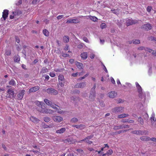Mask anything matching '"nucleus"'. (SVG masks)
<instances>
[{"label": "nucleus", "mask_w": 156, "mask_h": 156, "mask_svg": "<svg viewBox=\"0 0 156 156\" xmlns=\"http://www.w3.org/2000/svg\"><path fill=\"white\" fill-rule=\"evenodd\" d=\"M152 9V8L151 6H148L147 7V10L148 12H150L151 11Z\"/></svg>", "instance_id": "obj_47"}, {"label": "nucleus", "mask_w": 156, "mask_h": 156, "mask_svg": "<svg viewBox=\"0 0 156 156\" xmlns=\"http://www.w3.org/2000/svg\"><path fill=\"white\" fill-rule=\"evenodd\" d=\"M9 95L8 97L9 98H12L14 97V91L11 88L9 89L7 92Z\"/></svg>", "instance_id": "obj_12"}, {"label": "nucleus", "mask_w": 156, "mask_h": 156, "mask_svg": "<svg viewBox=\"0 0 156 156\" xmlns=\"http://www.w3.org/2000/svg\"><path fill=\"white\" fill-rule=\"evenodd\" d=\"M146 48H145L144 47L141 46V47H139L138 48V49L139 50H144L145 51H146L147 50L146 49Z\"/></svg>", "instance_id": "obj_45"}, {"label": "nucleus", "mask_w": 156, "mask_h": 156, "mask_svg": "<svg viewBox=\"0 0 156 156\" xmlns=\"http://www.w3.org/2000/svg\"><path fill=\"white\" fill-rule=\"evenodd\" d=\"M78 75V73H76L72 74V76L73 77H76Z\"/></svg>", "instance_id": "obj_53"}, {"label": "nucleus", "mask_w": 156, "mask_h": 156, "mask_svg": "<svg viewBox=\"0 0 156 156\" xmlns=\"http://www.w3.org/2000/svg\"><path fill=\"white\" fill-rule=\"evenodd\" d=\"M78 119L76 118H73L71 119V122L73 123H75L78 122Z\"/></svg>", "instance_id": "obj_38"}, {"label": "nucleus", "mask_w": 156, "mask_h": 156, "mask_svg": "<svg viewBox=\"0 0 156 156\" xmlns=\"http://www.w3.org/2000/svg\"><path fill=\"white\" fill-rule=\"evenodd\" d=\"M18 13V12L17 11L12 12V15L10 16V18L11 19H12L14 18V16L16 15H17Z\"/></svg>", "instance_id": "obj_26"}, {"label": "nucleus", "mask_w": 156, "mask_h": 156, "mask_svg": "<svg viewBox=\"0 0 156 156\" xmlns=\"http://www.w3.org/2000/svg\"><path fill=\"white\" fill-rule=\"evenodd\" d=\"M35 103L38 106L42 107H44V105H45L44 102L42 101H35Z\"/></svg>", "instance_id": "obj_16"}, {"label": "nucleus", "mask_w": 156, "mask_h": 156, "mask_svg": "<svg viewBox=\"0 0 156 156\" xmlns=\"http://www.w3.org/2000/svg\"><path fill=\"white\" fill-rule=\"evenodd\" d=\"M16 41L18 43H19L20 42V40L19 38L17 37H16Z\"/></svg>", "instance_id": "obj_61"}, {"label": "nucleus", "mask_w": 156, "mask_h": 156, "mask_svg": "<svg viewBox=\"0 0 156 156\" xmlns=\"http://www.w3.org/2000/svg\"><path fill=\"white\" fill-rule=\"evenodd\" d=\"M25 92V91L24 90H22L20 92L18 95V97L19 99L21 100L23 98L24 94Z\"/></svg>", "instance_id": "obj_14"}, {"label": "nucleus", "mask_w": 156, "mask_h": 156, "mask_svg": "<svg viewBox=\"0 0 156 156\" xmlns=\"http://www.w3.org/2000/svg\"><path fill=\"white\" fill-rule=\"evenodd\" d=\"M122 129V126H115L114 127L113 129L115 130Z\"/></svg>", "instance_id": "obj_36"}, {"label": "nucleus", "mask_w": 156, "mask_h": 156, "mask_svg": "<svg viewBox=\"0 0 156 156\" xmlns=\"http://www.w3.org/2000/svg\"><path fill=\"white\" fill-rule=\"evenodd\" d=\"M63 41L65 43H67L69 41V38L67 36H65L63 38Z\"/></svg>", "instance_id": "obj_28"}, {"label": "nucleus", "mask_w": 156, "mask_h": 156, "mask_svg": "<svg viewBox=\"0 0 156 156\" xmlns=\"http://www.w3.org/2000/svg\"><path fill=\"white\" fill-rule=\"evenodd\" d=\"M86 85V83L85 82L77 83L75 85V87L76 88H83Z\"/></svg>", "instance_id": "obj_8"}, {"label": "nucleus", "mask_w": 156, "mask_h": 156, "mask_svg": "<svg viewBox=\"0 0 156 156\" xmlns=\"http://www.w3.org/2000/svg\"><path fill=\"white\" fill-rule=\"evenodd\" d=\"M9 10L7 9L4 10L2 13V18L4 20H5L8 15Z\"/></svg>", "instance_id": "obj_10"}, {"label": "nucleus", "mask_w": 156, "mask_h": 156, "mask_svg": "<svg viewBox=\"0 0 156 156\" xmlns=\"http://www.w3.org/2000/svg\"><path fill=\"white\" fill-rule=\"evenodd\" d=\"M39 89V87L38 86H35L30 88L29 90V92H35Z\"/></svg>", "instance_id": "obj_17"}, {"label": "nucleus", "mask_w": 156, "mask_h": 156, "mask_svg": "<svg viewBox=\"0 0 156 156\" xmlns=\"http://www.w3.org/2000/svg\"><path fill=\"white\" fill-rule=\"evenodd\" d=\"M121 126H122V129L123 128H129V126L128 125H121Z\"/></svg>", "instance_id": "obj_51"}, {"label": "nucleus", "mask_w": 156, "mask_h": 156, "mask_svg": "<svg viewBox=\"0 0 156 156\" xmlns=\"http://www.w3.org/2000/svg\"><path fill=\"white\" fill-rule=\"evenodd\" d=\"M52 118L54 122L57 123L60 122L63 120L62 117L59 116H52Z\"/></svg>", "instance_id": "obj_2"}, {"label": "nucleus", "mask_w": 156, "mask_h": 156, "mask_svg": "<svg viewBox=\"0 0 156 156\" xmlns=\"http://www.w3.org/2000/svg\"><path fill=\"white\" fill-rule=\"evenodd\" d=\"M62 56L65 57H70V56H69V55L67 54H65L64 53H62Z\"/></svg>", "instance_id": "obj_44"}, {"label": "nucleus", "mask_w": 156, "mask_h": 156, "mask_svg": "<svg viewBox=\"0 0 156 156\" xmlns=\"http://www.w3.org/2000/svg\"><path fill=\"white\" fill-rule=\"evenodd\" d=\"M138 91L139 93V96L141 98H142L143 96H144V94H143L141 89V87H139V88H137Z\"/></svg>", "instance_id": "obj_13"}, {"label": "nucleus", "mask_w": 156, "mask_h": 156, "mask_svg": "<svg viewBox=\"0 0 156 156\" xmlns=\"http://www.w3.org/2000/svg\"><path fill=\"white\" fill-rule=\"evenodd\" d=\"M132 133L133 134L138 135H143L144 133V132L141 130L133 131H132Z\"/></svg>", "instance_id": "obj_15"}, {"label": "nucleus", "mask_w": 156, "mask_h": 156, "mask_svg": "<svg viewBox=\"0 0 156 156\" xmlns=\"http://www.w3.org/2000/svg\"><path fill=\"white\" fill-rule=\"evenodd\" d=\"M140 139L143 141H149L150 140V138L147 136H142L140 138Z\"/></svg>", "instance_id": "obj_23"}, {"label": "nucleus", "mask_w": 156, "mask_h": 156, "mask_svg": "<svg viewBox=\"0 0 156 156\" xmlns=\"http://www.w3.org/2000/svg\"><path fill=\"white\" fill-rule=\"evenodd\" d=\"M150 140H151L153 142L156 143V138L155 137L150 138Z\"/></svg>", "instance_id": "obj_49"}, {"label": "nucleus", "mask_w": 156, "mask_h": 156, "mask_svg": "<svg viewBox=\"0 0 156 156\" xmlns=\"http://www.w3.org/2000/svg\"><path fill=\"white\" fill-rule=\"evenodd\" d=\"M47 92L49 94H53L54 95H56L57 94L58 91L52 88H48L47 89Z\"/></svg>", "instance_id": "obj_5"}, {"label": "nucleus", "mask_w": 156, "mask_h": 156, "mask_svg": "<svg viewBox=\"0 0 156 156\" xmlns=\"http://www.w3.org/2000/svg\"><path fill=\"white\" fill-rule=\"evenodd\" d=\"M95 94V92H92L90 93L89 96V99L90 100H93L94 99Z\"/></svg>", "instance_id": "obj_18"}, {"label": "nucleus", "mask_w": 156, "mask_h": 156, "mask_svg": "<svg viewBox=\"0 0 156 156\" xmlns=\"http://www.w3.org/2000/svg\"><path fill=\"white\" fill-rule=\"evenodd\" d=\"M129 116L128 114H122L118 116V118H123L125 117H126Z\"/></svg>", "instance_id": "obj_27"}, {"label": "nucleus", "mask_w": 156, "mask_h": 156, "mask_svg": "<svg viewBox=\"0 0 156 156\" xmlns=\"http://www.w3.org/2000/svg\"><path fill=\"white\" fill-rule=\"evenodd\" d=\"M123 122H129V120L128 119H123L122 121Z\"/></svg>", "instance_id": "obj_62"}, {"label": "nucleus", "mask_w": 156, "mask_h": 156, "mask_svg": "<svg viewBox=\"0 0 156 156\" xmlns=\"http://www.w3.org/2000/svg\"><path fill=\"white\" fill-rule=\"evenodd\" d=\"M75 64L79 69H83V65L82 63L76 62H75Z\"/></svg>", "instance_id": "obj_19"}, {"label": "nucleus", "mask_w": 156, "mask_h": 156, "mask_svg": "<svg viewBox=\"0 0 156 156\" xmlns=\"http://www.w3.org/2000/svg\"><path fill=\"white\" fill-rule=\"evenodd\" d=\"M142 28L145 30H148L151 29L152 27L150 24L148 23L143 25Z\"/></svg>", "instance_id": "obj_11"}, {"label": "nucleus", "mask_w": 156, "mask_h": 156, "mask_svg": "<svg viewBox=\"0 0 156 156\" xmlns=\"http://www.w3.org/2000/svg\"><path fill=\"white\" fill-rule=\"evenodd\" d=\"M72 126L80 130L84 129L85 127V126L82 124L73 125Z\"/></svg>", "instance_id": "obj_9"}, {"label": "nucleus", "mask_w": 156, "mask_h": 156, "mask_svg": "<svg viewBox=\"0 0 156 156\" xmlns=\"http://www.w3.org/2000/svg\"><path fill=\"white\" fill-rule=\"evenodd\" d=\"M108 95L110 98H114L117 95V93L115 91H112L108 93Z\"/></svg>", "instance_id": "obj_6"}, {"label": "nucleus", "mask_w": 156, "mask_h": 156, "mask_svg": "<svg viewBox=\"0 0 156 156\" xmlns=\"http://www.w3.org/2000/svg\"><path fill=\"white\" fill-rule=\"evenodd\" d=\"M58 113L62 114H65L66 113V112L65 111H63L62 110L60 111H58Z\"/></svg>", "instance_id": "obj_50"}, {"label": "nucleus", "mask_w": 156, "mask_h": 156, "mask_svg": "<svg viewBox=\"0 0 156 156\" xmlns=\"http://www.w3.org/2000/svg\"><path fill=\"white\" fill-rule=\"evenodd\" d=\"M58 81H64V77L62 75H60L58 76Z\"/></svg>", "instance_id": "obj_30"}, {"label": "nucleus", "mask_w": 156, "mask_h": 156, "mask_svg": "<svg viewBox=\"0 0 156 156\" xmlns=\"http://www.w3.org/2000/svg\"><path fill=\"white\" fill-rule=\"evenodd\" d=\"M90 57L91 59L94 58V55L93 53L91 54L90 55Z\"/></svg>", "instance_id": "obj_55"}, {"label": "nucleus", "mask_w": 156, "mask_h": 156, "mask_svg": "<svg viewBox=\"0 0 156 156\" xmlns=\"http://www.w3.org/2000/svg\"><path fill=\"white\" fill-rule=\"evenodd\" d=\"M30 119L32 122L35 123H38L39 122V120L38 119L33 116L30 117Z\"/></svg>", "instance_id": "obj_20"}, {"label": "nucleus", "mask_w": 156, "mask_h": 156, "mask_svg": "<svg viewBox=\"0 0 156 156\" xmlns=\"http://www.w3.org/2000/svg\"><path fill=\"white\" fill-rule=\"evenodd\" d=\"M64 142L65 143H73V141L72 138H68L64 140Z\"/></svg>", "instance_id": "obj_25"}, {"label": "nucleus", "mask_w": 156, "mask_h": 156, "mask_svg": "<svg viewBox=\"0 0 156 156\" xmlns=\"http://www.w3.org/2000/svg\"><path fill=\"white\" fill-rule=\"evenodd\" d=\"M152 54L153 55L156 56V51H153L152 52Z\"/></svg>", "instance_id": "obj_64"}, {"label": "nucleus", "mask_w": 156, "mask_h": 156, "mask_svg": "<svg viewBox=\"0 0 156 156\" xmlns=\"http://www.w3.org/2000/svg\"><path fill=\"white\" fill-rule=\"evenodd\" d=\"M9 83L10 85L12 86H15L16 84V83L15 80L13 79H11L9 82Z\"/></svg>", "instance_id": "obj_31"}, {"label": "nucleus", "mask_w": 156, "mask_h": 156, "mask_svg": "<svg viewBox=\"0 0 156 156\" xmlns=\"http://www.w3.org/2000/svg\"><path fill=\"white\" fill-rule=\"evenodd\" d=\"M49 75H50V76L51 77H54V76H55V73H50Z\"/></svg>", "instance_id": "obj_52"}, {"label": "nucleus", "mask_w": 156, "mask_h": 156, "mask_svg": "<svg viewBox=\"0 0 156 156\" xmlns=\"http://www.w3.org/2000/svg\"><path fill=\"white\" fill-rule=\"evenodd\" d=\"M66 130V129L65 128H62L59 129L57 130L56 133H57L61 134L64 133Z\"/></svg>", "instance_id": "obj_22"}, {"label": "nucleus", "mask_w": 156, "mask_h": 156, "mask_svg": "<svg viewBox=\"0 0 156 156\" xmlns=\"http://www.w3.org/2000/svg\"><path fill=\"white\" fill-rule=\"evenodd\" d=\"M90 18L91 20L94 22L97 21L98 20V18L94 16H90Z\"/></svg>", "instance_id": "obj_32"}, {"label": "nucleus", "mask_w": 156, "mask_h": 156, "mask_svg": "<svg viewBox=\"0 0 156 156\" xmlns=\"http://www.w3.org/2000/svg\"><path fill=\"white\" fill-rule=\"evenodd\" d=\"M100 27L102 29L105 28L106 27V24L105 23H102Z\"/></svg>", "instance_id": "obj_46"}, {"label": "nucleus", "mask_w": 156, "mask_h": 156, "mask_svg": "<svg viewBox=\"0 0 156 156\" xmlns=\"http://www.w3.org/2000/svg\"><path fill=\"white\" fill-rule=\"evenodd\" d=\"M111 80L112 82V83H113V84L115 83V81L114 80V79L112 77L111 78Z\"/></svg>", "instance_id": "obj_58"}, {"label": "nucleus", "mask_w": 156, "mask_h": 156, "mask_svg": "<svg viewBox=\"0 0 156 156\" xmlns=\"http://www.w3.org/2000/svg\"><path fill=\"white\" fill-rule=\"evenodd\" d=\"M146 49L147 50L146 51H147L149 52H151L152 51V49H151L150 48H146Z\"/></svg>", "instance_id": "obj_57"}, {"label": "nucleus", "mask_w": 156, "mask_h": 156, "mask_svg": "<svg viewBox=\"0 0 156 156\" xmlns=\"http://www.w3.org/2000/svg\"><path fill=\"white\" fill-rule=\"evenodd\" d=\"M63 17V15H59L57 17V19L58 20L61 19Z\"/></svg>", "instance_id": "obj_54"}, {"label": "nucleus", "mask_w": 156, "mask_h": 156, "mask_svg": "<svg viewBox=\"0 0 156 156\" xmlns=\"http://www.w3.org/2000/svg\"><path fill=\"white\" fill-rule=\"evenodd\" d=\"M123 110V108L121 107H116L112 109V112L116 113L118 112H122Z\"/></svg>", "instance_id": "obj_3"}, {"label": "nucleus", "mask_w": 156, "mask_h": 156, "mask_svg": "<svg viewBox=\"0 0 156 156\" xmlns=\"http://www.w3.org/2000/svg\"><path fill=\"white\" fill-rule=\"evenodd\" d=\"M79 22V20L77 18H75L74 19H69L66 22V23H76Z\"/></svg>", "instance_id": "obj_4"}, {"label": "nucleus", "mask_w": 156, "mask_h": 156, "mask_svg": "<svg viewBox=\"0 0 156 156\" xmlns=\"http://www.w3.org/2000/svg\"><path fill=\"white\" fill-rule=\"evenodd\" d=\"M50 120V118L48 117H46L44 118V120L46 122H48Z\"/></svg>", "instance_id": "obj_37"}, {"label": "nucleus", "mask_w": 156, "mask_h": 156, "mask_svg": "<svg viewBox=\"0 0 156 156\" xmlns=\"http://www.w3.org/2000/svg\"><path fill=\"white\" fill-rule=\"evenodd\" d=\"M43 33L44 34L46 37H48L49 35V32L46 29L44 30Z\"/></svg>", "instance_id": "obj_29"}, {"label": "nucleus", "mask_w": 156, "mask_h": 156, "mask_svg": "<svg viewBox=\"0 0 156 156\" xmlns=\"http://www.w3.org/2000/svg\"><path fill=\"white\" fill-rule=\"evenodd\" d=\"M47 113H49V114H52L54 112V111L49 109H47Z\"/></svg>", "instance_id": "obj_42"}, {"label": "nucleus", "mask_w": 156, "mask_h": 156, "mask_svg": "<svg viewBox=\"0 0 156 156\" xmlns=\"http://www.w3.org/2000/svg\"><path fill=\"white\" fill-rule=\"evenodd\" d=\"M111 11L112 12L116 14H119V11L118 9H112Z\"/></svg>", "instance_id": "obj_34"}, {"label": "nucleus", "mask_w": 156, "mask_h": 156, "mask_svg": "<svg viewBox=\"0 0 156 156\" xmlns=\"http://www.w3.org/2000/svg\"><path fill=\"white\" fill-rule=\"evenodd\" d=\"M77 151L78 152H79L80 153H81V154L83 152V151L81 149H77Z\"/></svg>", "instance_id": "obj_60"}, {"label": "nucleus", "mask_w": 156, "mask_h": 156, "mask_svg": "<svg viewBox=\"0 0 156 156\" xmlns=\"http://www.w3.org/2000/svg\"><path fill=\"white\" fill-rule=\"evenodd\" d=\"M83 39L84 41L86 42L89 43V40L87 37H84L83 38Z\"/></svg>", "instance_id": "obj_48"}, {"label": "nucleus", "mask_w": 156, "mask_h": 156, "mask_svg": "<svg viewBox=\"0 0 156 156\" xmlns=\"http://www.w3.org/2000/svg\"><path fill=\"white\" fill-rule=\"evenodd\" d=\"M41 108L39 110V111L41 112H42L43 113H47V108H44V107H41Z\"/></svg>", "instance_id": "obj_24"}, {"label": "nucleus", "mask_w": 156, "mask_h": 156, "mask_svg": "<svg viewBox=\"0 0 156 156\" xmlns=\"http://www.w3.org/2000/svg\"><path fill=\"white\" fill-rule=\"evenodd\" d=\"M59 84L62 87H63L64 85L65 82L64 81H58Z\"/></svg>", "instance_id": "obj_43"}, {"label": "nucleus", "mask_w": 156, "mask_h": 156, "mask_svg": "<svg viewBox=\"0 0 156 156\" xmlns=\"http://www.w3.org/2000/svg\"><path fill=\"white\" fill-rule=\"evenodd\" d=\"M113 153V151L112 149L108 150L106 152L107 155L109 156L111 155Z\"/></svg>", "instance_id": "obj_33"}, {"label": "nucleus", "mask_w": 156, "mask_h": 156, "mask_svg": "<svg viewBox=\"0 0 156 156\" xmlns=\"http://www.w3.org/2000/svg\"><path fill=\"white\" fill-rule=\"evenodd\" d=\"M144 132V135H148V131H143Z\"/></svg>", "instance_id": "obj_63"}, {"label": "nucleus", "mask_w": 156, "mask_h": 156, "mask_svg": "<svg viewBox=\"0 0 156 156\" xmlns=\"http://www.w3.org/2000/svg\"><path fill=\"white\" fill-rule=\"evenodd\" d=\"M44 101L46 105L50 106L52 108L57 110H58L59 106L56 105L52 103L51 101L46 99H44Z\"/></svg>", "instance_id": "obj_1"}, {"label": "nucleus", "mask_w": 156, "mask_h": 156, "mask_svg": "<svg viewBox=\"0 0 156 156\" xmlns=\"http://www.w3.org/2000/svg\"><path fill=\"white\" fill-rule=\"evenodd\" d=\"M80 56L83 59H86L87 58V53L85 52H83L81 54Z\"/></svg>", "instance_id": "obj_21"}, {"label": "nucleus", "mask_w": 156, "mask_h": 156, "mask_svg": "<svg viewBox=\"0 0 156 156\" xmlns=\"http://www.w3.org/2000/svg\"><path fill=\"white\" fill-rule=\"evenodd\" d=\"M138 121L140 122L141 125H143L144 124V121L143 119L140 117L138 119Z\"/></svg>", "instance_id": "obj_41"}, {"label": "nucleus", "mask_w": 156, "mask_h": 156, "mask_svg": "<svg viewBox=\"0 0 156 156\" xmlns=\"http://www.w3.org/2000/svg\"><path fill=\"white\" fill-rule=\"evenodd\" d=\"M93 137V136L92 135H91L89 136L86 138L85 139L82 140V141H84V140H88L91 139Z\"/></svg>", "instance_id": "obj_40"}, {"label": "nucleus", "mask_w": 156, "mask_h": 156, "mask_svg": "<svg viewBox=\"0 0 156 156\" xmlns=\"http://www.w3.org/2000/svg\"><path fill=\"white\" fill-rule=\"evenodd\" d=\"M83 47V45L81 44H79L77 46L78 48L80 49L82 48Z\"/></svg>", "instance_id": "obj_56"}, {"label": "nucleus", "mask_w": 156, "mask_h": 156, "mask_svg": "<svg viewBox=\"0 0 156 156\" xmlns=\"http://www.w3.org/2000/svg\"><path fill=\"white\" fill-rule=\"evenodd\" d=\"M137 23L136 20H133L131 19H128L126 21V25L128 26L130 25L134 24Z\"/></svg>", "instance_id": "obj_7"}, {"label": "nucleus", "mask_w": 156, "mask_h": 156, "mask_svg": "<svg viewBox=\"0 0 156 156\" xmlns=\"http://www.w3.org/2000/svg\"><path fill=\"white\" fill-rule=\"evenodd\" d=\"M48 71V69L44 67L42 69L41 72L44 73H46Z\"/></svg>", "instance_id": "obj_39"}, {"label": "nucleus", "mask_w": 156, "mask_h": 156, "mask_svg": "<svg viewBox=\"0 0 156 156\" xmlns=\"http://www.w3.org/2000/svg\"><path fill=\"white\" fill-rule=\"evenodd\" d=\"M84 141H86L87 143H88L89 144H90L92 143V142L91 141L89 140H84Z\"/></svg>", "instance_id": "obj_59"}, {"label": "nucleus", "mask_w": 156, "mask_h": 156, "mask_svg": "<svg viewBox=\"0 0 156 156\" xmlns=\"http://www.w3.org/2000/svg\"><path fill=\"white\" fill-rule=\"evenodd\" d=\"M140 43V41L139 40H135L133 41V43L134 44H138Z\"/></svg>", "instance_id": "obj_35"}]
</instances>
